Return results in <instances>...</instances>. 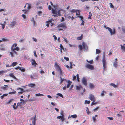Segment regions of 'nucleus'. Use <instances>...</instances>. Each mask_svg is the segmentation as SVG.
I'll use <instances>...</instances> for the list:
<instances>
[{
	"mask_svg": "<svg viewBox=\"0 0 125 125\" xmlns=\"http://www.w3.org/2000/svg\"><path fill=\"white\" fill-rule=\"evenodd\" d=\"M52 12L54 15V17H58V16H60L61 15V12H64V10L61 9L59 10L58 11L55 9H52Z\"/></svg>",
	"mask_w": 125,
	"mask_h": 125,
	"instance_id": "1",
	"label": "nucleus"
},
{
	"mask_svg": "<svg viewBox=\"0 0 125 125\" xmlns=\"http://www.w3.org/2000/svg\"><path fill=\"white\" fill-rule=\"evenodd\" d=\"M54 67L56 70L58 71L61 75L63 74L62 71L61 69L59 66L57 62L55 63Z\"/></svg>",
	"mask_w": 125,
	"mask_h": 125,
	"instance_id": "2",
	"label": "nucleus"
},
{
	"mask_svg": "<svg viewBox=\"0 0 125 125\" xmlns=\"http://www.w3.org/2000/svg\"><path fill=\"white\" fill-rule=\"evenodd\" d=\"M57 28H62L65 29L67 27L65 22H63L59 24L57 26Z\"/></svg>",
	"mask_w": 125,
	"mask_h": 125,
	"instance_id": "3",
	"label": "nucleus"
},
{
	"mask_svg": "<svg viewBox=\"0 0 125 125\" xmlns=\"http://www.w3.org/2000/svg\"><path fill=\"white\" fill-rule=\"evenodd\" d=\"M17 44L16 43H14L13 44L11 48V50H16L18 51L19 50V48L18 47H16Z\"/></svg>",
	"mask_w": 125,
	"mask_h": 125,
	"instance_id": "4",
	"label": "nucleus"
},
{
	"mask_svg": "<svg viewBox=\"0 0 125 125\" xmlns=\"http://www.w3.org/2000/svg\"><path fill=\"white\" fill-rule=\"evenodd\" d=\"M104 27L105 28H106V29H108L111 35H112L113 34H114L115 33V29H114L113 31L112 32V30L109 27H106L105 25H104Z\"/></svg>",
	"mask_w": 125,
	"mask_h": 125,
	"instance_id": "5",
	"label": "nucleus"
},
{
	"mask_svg": "<svg viewBox=\"0 0 125 125\" xmlns=\"http://www.w3.org/2000/svg\"><path fill=\"white\" fill-rule=\"evenodd\" d=\"M67 82L68 83L67 85L65 86L63 88V89L64 90H65L66 88H68L72 83V82L69 80H68Z\"/></svg>",
	"mask_w": 125,
	"mask_h": 125,
	"instance_id": "6",
	"label": "nucleus"
},
{
	"mask_svg": "<svg viewBox=\"0 0 125 125\" xmlns=\"http://www.w3.org/2000/svg\"><path fill=\"white\" fill-rule=\"evenodd\" d=\"M102 62L103 66V67L104 69L105 70L106 68V60L105 57L104 55V57H103L102 59Z\"/></svg>",
	"mask_w": 125,
	"mask_h": 125,
	"instance_id": "7",
	"label": "nucleus"
},
{
	"mask_svg": "<svg viewBox=\"0 0 125 125\" xmlns=\"http://www.w3.org/2000/svg\"><path fill=\"white\" fill-rule=\"evenodd\" d=\"M82 82L84 85L85 86H87V80L86 78L83 77V78L82 80Z\"/></svg>",
	"mask_w": 125,
	"mask_h": 125,
	"instance_id": "8",
	"label": "nucleus"
},
{
	"mask_svg": "<svg viewBox=\"0 0 125 125\" xmlns=\"http://www.w3.org/2000/svg\"><path fill=\"white\" fill-rule=\"evenodd\" d=\"M89 99L92 101H96V99L94 96L92 94H91L90 95Z\"/></svg>",
	"mask_w": 125,
	"mask_h": 125,
	"instance_id": "9",
	"label": "nucleus"
},
{
	"mask_svg": "<svg viewBox=\"0 0 125 125\" xmlns=\"http://www.w3.org/2000/svg\"><path fill=\"white\" fill-rule=\"evenodd\" d=\"M86 67L87 68L91 70H93L94 69V67L92 65L90 64H87L86 65Z\"/></svg>",
	"mask_w": 125,
	"mask_h": 125,
	"instance_id": "10",
	"label": "nucleus"
},
{
	"mask_svg": "<svg viewBox=\"0 0 125 125\" xmlns=\"http://www.w3.org/2000/svg\"><path fill=\"white\" fill-rule=\"evenodd\" d=\"M17 25L16 22V21H14L11 22L10 25V27L12 28L14 26Z\"/></svg>",
	"mask_w": 125,
	"mask_h": 125,
	"instance_id": "11",
	"label": "nucleus"
},
{
	"mask_svg": "<svg viewBox=\"0 0 125 125\" xmlns=\"http://www.w3.org/2000/svg\"><path fill=\"white\" fill-rule=\"evenodd\" d=\"M83 49H88V47L86 44L84 42H83L82 43Z\"/></svg>",
	"mask_w": 125,
	"mask_h": 125,
	"instance_id": "12",
	"label": "nucleus"
},
{
	"mask_svg": "<svg viewBox=\"0 0 125 125\" xmlns=\"http://www.w3.org/2000/svg\"><path fill=\"white\" fill-rule=\"evenodd\" d=\"M31 61L32 62L31 63L32 65H34L35 66H36V65H37V64L36 63L35 60L32 59L31 60Z\"/></svg>",
	"mask_w": 125,
	"mask_h": 125,
	"instance_id": "13",
	"label": "nucleus"
},
{
	"mask_svg": "<svg viewBox=\"0 0 125 125\" xmlns=\"http://www.w3.org/2000/svg\"><path fill=\"white\" fill-rule=\"evenodd\" d=\"M4 86H1V88L4 90H7V88L9 87L7 85H5Z\"/></svg>",
	"mask_w": 125,
	"mask_h": 125,
	"instance_id": "14",
	"label": "nucleus"
},
{
	"mask_svg": "<svg viewBox=\"0 0 125 125\" xmlns=\"http://www.w3.org/2000/svg\"><path fill=\"white\" fill-rule=\"evenodd\" d=\"M19 89H20L21 90V91L20 92H18V94H22V93L24 92V90L22 88H17V90H18Z\"/></svg>",
	"mask_w": 125,
	"mask_h": 125,
	"instance_id": "15",
	"label": "nucleus"
},
{
	"mask_svg": "<svg viewBox=\"0 0 125 125\" xmlns=\"http://www.w3.org/2000/svg\"><path fill=\"white\" fill-rule=\"evenodd\" d=\"M57 119H61L62 121H63L64 120V117L61 116H58L57 117Z\"/></svg>",
	"mask_w": 125,
	"mask_h": 125,
	"instance_id": "16",
	"label": "nucleus"
},
{
	"mask_svg": "<svg viewBox=\"0 0 125 125\" xmlns=\"http://www.w3.org/2000/svg\"><path fill=\"white\" fill-rule=\"evenodd\" d=\"M60 84H61L63 82V81H66V82L67 81V80L65 79H62L61 77H60Z\"/></svg>",
	"mask_w": 125,
	"mask_h": 125,
	"instance_id": "17",
	"label": "nucleus"
},
{
	"mask_svg": "<svg viewBox=\"0 0 125 125\" xmlns=\"http://www.w3.org/2000/svg\"><path fill=\"white\" fill-rule=\"evenodd\" d=\"M120 46L121 49L124 51H125V44H124L123 45L121 44L120 45Z\"/></svg>",
	"mask_w": 125,
	"mask_h": 125,
	"instance_id": "18",
	"label": "nucleus"
},
{
	"mask_svg": "<svg viewBox=\"0 0 125 125\" xmlns=\"http://www.w3.org/2000/svg\"><path fill=\"white\" fill-rule=\"evenodd\" d=\"M77 117V116L76 114H74L71 115L70 117H68V118L69 117H72L73 118H76Z\"/></svg>",
	"mask_w": 125,
	"mask_h": 125,
	"instance_id": "19",
	"label": "nucleus"
},
{
	"mask_svg": "<svg viewBox=\"0 0 125 125\" xmlns=\"http://www.w3.org/2000/svg\"><path fill=\"white\" fill-rule=\"evenodd\" d=\"M118 62H116V61H115L114 62L113 64V65L114 67L115 68H117L118 66Z\"/></svg>",
	"mask_w": 125,
	"mask_h": 125,
	"instance_id": "20",
	"label": "nucleus"
},
{
	"mask_svg": "<svg viewBox=\"0 0 125 125\" xmlns=\"http://www.w3.org/2000/svg\"><path fill=\"white\" fill-rule=\"evenodd\" d=\"M80 88H83L82 86L81 85H80L79 86H76V90H79Z\"/></svg>",
	"mask_w": 125,
	"mask_h": 125,
	"instance_id": "21",
	"label": "nucleus"
},
{
	"mask_svg": "<svg viewBox=\"0 0 125 125\" xmlns=\"http://www.w3.org/2000/svg\"><path fill=\"white\" fill-rule=\"evenodd\" d=\"M9 75L10 76L12 77L13 78L16 79V78L15 76L12 73H10L9 74Z\"/></svg>",
	"mask_w": 125,
	"mask_h": 125,
	"instance_id": "22",
	"label": "nucleus"
},
{
	"mask_svg": "<svg viewBox=\"0 0 125 125\" xmlns=\"http://www.w3.org/2000/svg\"><path fill=\"white\" fill-rule=\"evenodd\" d=\"M31 4L26 3V5H27V6H28L27 8L28 9L27 10H28L31 8Z\"/></svg>",
	"mask_w": 125,
	"mask_h": 125,
	"instance_id": "23",
	"label": "nucleus"
},
{
	"mask_svg": "<svg viewBox=\"0 0 125 125\" xmlns=\"http://www.w3.org/2000/svg\"><path fill=\"white\" fill-rule=\"evenodd\" d=\"M17 64V63L16 62H14L11 64V65H10V66H12L14 67Z\"/></svg>",
	"mask_w": 125,
	"mask_h": 125,
	"instance_id": "24",
	"label": "nucleus"
},
{
	"mask_svg": "<svg viewBox=\"0 0 125 125\" xmlns=\"http://www.w3.org/2000/svg\"><path fill=\"white\" fill-rule=\"evenodd\" d=\"M89 87L91 89L94 88L95 87L94 85L91 83L89 84Z\"/></svg>",
	"mask_w": 125,
	"mask_h": 125,
	"instance_id": "25",
	"label": "nucleus"
},
{
	"mask_svg": "<svg viewBox=\"0 0 125 125\" xmlns=\"http://www.w3.org/2000/svg\"><path fill=\"white\" fill-rule=\"evenodd\" d=\"M16 103H14V104L13 105V108L14 109H16L18 107L17 106V105L16 106V107L15 106H16Z\"/></svg>",
	"mask_w": 125,
	"mask_h": 125,
	"instance_id": "26",
	"label": "nucleus"
},
{
	"mask_svg": "<svg viewBox=\"0 0 125 125\" xmlns=\"http://www.w3.org/2000/svg\"><path fill=\"white\" fill-rule=\"evenodd\" d=\"M83 37V34H81L80 36L77 37V40H81L82 39Z\"/></svg>",
	"mask_w": 125,
	"mask_h": 125,
	"instance_id": "27",
	"label": "nucleus"
},
{
	"mask_svg": "<svg viewBox=\"0 0 125 125\" xmlns=\"http://www.w3.org/2000/svg\"><path fill=\"white\" fill-rule=\"evenodd\" d=\"M110 85L112 86L114 88L117 87V85L114 84L113 83H111V84H110Z\"/></svg>",
	"mask_w": 125,
	"mask_h": 125,
	"instance_id": "28",
	"label": "nucleus"
},
{
	"mask_svg": "<svg viewBox=\"0 0 125 125\" xmlns=\"http://www.w3.org/2000/svg\"><path fill=\"white\" fill-rule=\"evenodd\" d=\"M5 73V72L4 70L0 71V75H2L4 73Z\"/></svg>",
	"mask_w": 125,
	"mask_h": 125,
	"instance_id": "29",
	"label": "nucleus"
},
{
	"mask_svg": "<svg viewBox=\"0 0 125 125\" xmlns=\"http://www.w3.org/2000/svg\"><path fill=\"white\" fill-rule=\"evenodd\" d=\"M49 22V23H50L51 24L50 25L52 26L53 25H54V24L53 23H52V21L51 20H49L48 21H47V22Z\"/></svg>",
	"mask_w": 125,
	"mask_h": 125,
	"instance_id": "30",
	"label": "nucleus"
},
{
	"mask_svg": "<svg viewBox=\"0 0 125 125\" xmlns=\"http://www.w3.org/2000/svg\"><path fill=\"white\" fill-rule=\"evenodd\" d=\"M96 54H98L100 53V50L98 49H96Z\"/></svg>",
	"mask_w": 125,
	"mask_h": 125,
	"instance_id": "31",
	"label": "nucleus"
},
{
	"mask_svg": "<svg viewBox=\"0 0 125 125\" xmlns=\"http://www.w3.org/2000/svg\"><path fill=\"white\" fill-rule=\"evenodd\" d=\"M35 95L36 96H44V95L43 94H41L39 93L38 94H35Z\"/></svg>",
	"mask_w": 125,
	"mask_h": 125,
	"instance_id": "32",
	"label": "nucleus"
},
{
	"mask_svg": "<svg viewBox=\"0 0 125 125\" xmlns=\"http://www.w3.org/2000/svg\"><path fill=\"white\" fill-rule=\"evenodd\" d=\"M78 48L80 51H82L83 49L82 46L81 45H79L78 46Z\"/></svg>",
	"mask_w": 125,
	"mask_h": 125,
	"instance_id": "33",
	"label": "nucleus"
},
{
	"mask_svg": "<svg viewBox=\"0 0 125 125\" xmlns=\"http://www.w3.org/2000/svg\"><path fill=\"white\" fill-rule=\"evenodd\" d=\"M95 101H93L92 102L91 104V105L92 106L93 105H95L97 103V102H94Z\"/></svg>",
	"mask_w": 125,
	"mask_h": 125,
	"instance_id": "34",
	"label": "nucleus"
},
{
	"mask_svg": "<svg viewBox=\"0 0 125 125\" xmlns=\"http://www.w3.org/2000/svg\"><path fill=\"white\" fill-rule=\"evenodd\" d=\"M76 15L78 16H80V11L79 10H78L76 12Z\"/></svg>",
	"mask_w": 125,
	"mask_h": 125,
	"instance_id": "35",
	"label": "nucleus"
},
{
	"mask_svg": "<svg viewBox=\"0 0 125 125\" xmlns=\"http://www.w3.org/2000/svg\"><path fill=\"white\" fill-rule=\"evenodd\" d=\"M73 78L72 79V80L73 81H74L75 80H76V76L74 75H73Z\"/></svg>",
	"mask_w": 125,
	"mask_h": 125,
	"instance_id": "36",
	"label": "nucleus"
},
{
	"mask_svg": "<svg viewBox=\"0 0 125 125\" xmlns=\"http://www.w3.org/2000/svg\"><path fill=\"white\" fill-rule=\"evenodd\" d=\"M28 11V10L26 9L25 10H22V11H23L24 12V13L25 14L27 13Z\"/></svg>",
	"mask_w": 125,
	"mask_h": 125,
	"instance_id": "37",
	"label": "nucleus"
},
{
	"mask_svg": "<svg viewBox=\"0 0 125 125\" xmlns=\"http://www.w3.org/2000/svg\"><path fill=\"white\" fill-rule=\"evenodd\" d=\"M87 61L90 64H92L93 62V60H91L90 61H88V60H87Z\"/></svg>",
	"mask_w": 125,
	"mask_h": 125,
	"instance_id": "38",
	"label": "nucleus"
},
{
	"mask_svg": "<svg viewBox=\"0 0 125 125\" xmlns=\"http://www.w3.org/2000/svg\"><path fill=\"white\" fill-rule=\"evenodd\" d=\"M57 95L62 97V98H63V95L61 93H58L57 94Z\"/></svg>",
	"mask_w": 125,
	"mask_h": 125,
	"instance_id": "39",
	"label": "nucleus"
},
{
	"mask_svg": "<svg viewBox=\"0 0 125 125\" xmlns=\"http://www.w3.org/2000/svg\"><path fill=\"white\" fill-rule=\"evenodd\" d=\"M35 86V84H30L29 85V86L32 88Z\"/></svg>",
	"mask_w": 125,
	"mask_h": 125,
	"instance_id": "40",
	"label": "nucleus"
},
{
	"mask_svg": "<svg viewBox=\"0 0 125 125\" xmlns=\"http://www.w3.org/2000/svg\"><path fill=\"white\" fill-rule=\"evenodd\" d=\"M31 21H32L33 22L34 25H35V22L34 21L33 17L32 18Z\"/></svg>",
	"mask_w": 125,
	"mask_h": 125,
	"instance_id": "41",
	"label": "nucleus"
},
{
	"mask_svg": "<svg viewBox=\"0 0 125 125\" xmlns=\"http://www.w3.org/2000/svg\"><path fill=\"white\" fill-rule=\"evenodd\" d=\"M22 102L18 103L17 104V107H18V106H21V105H22Z\"/></svg>",
	"mask_w": 125,
	"mask_h": 125,
	"instance_id": "42",
	"label": "nucleus"
},
{
	"mask_svg": "<svg viewBox=\"0 0 125 125\" xmlns=\"http://www.w3.org/2000/svg\"><path fill=\"white\" fill-rule=\"evenodd\" d=\"M77 10H75L74 9H72V10H71L70 11L71 12H76L77 11Z\"/></svg>",
	"mask_w": 125,
	"mask_h": 125,
	"instance_id": "43",
	"label": "nucleus"
},
{
	"mask_svg": "<svg viewBox=\"0 0 125 125\" xmlns=\"http://www.w3.org/2000/svg\"><path fill=\"white\" fill-rule=\"evenodd\" d=\"M104 93H105L106 92L104 91H103L101 94V95L102 96H103L104 95Z\"/></svg>",
	"mask_w": 125,
	"mask_h": 125,
	"instance_id": "44",
	"label": "nucleus"
},
{
	"mask_svg": "<svg viewBox=\"0 0 125 125\" xmlns=\"http://www.w3.org/2000/svg\"><path fill=\"white\" fill-rule=\"evenodd\" d=\"M20 68H20V70H21V71L23 72H24L25 71V68H22L21 67H20Z\"/></svg>",
	"mask_w": 125,
	"mask_h": 125,
	"instance_id": "45",
	"label": "nucleus"
},
{
	"mask_svg": "<svg viewBox=\"0 0 125 125\" xmlns=\"http://www.w3.org/2000/svg\"><path fill=\"white\" fill-rule=\"evenodd\" d=\"M60 49H62L63 50H64V48H63V46L62 44H60Z\"/></svg>",
	"mask_w": 125,
	"mask_h": 125,
	"instance_id": "46",
	"label": "nucleus"
},
{
	"mask_svg": "<svg viewBox=\"0 0 125 125\" xmlns=\"http://www.w3.org/2000/svg\"><path fill=\"white\" fill-rule=\"evenodd\" d=\"M16 93V92L15 91H14L12 92H9V94H15Z\"/></svg>",
	"mask_w": 125,
	"mask_h": 125,
	"instance_id": "47",
	"label": "nucleus"
},
{
	"mask_svg": "<svg viewBox=\"0 0 125 125\" xmlns=\"http://www.w3.org/2000/svg\"><path fill=\"white\" fill-rule=\"evenodd\" d=\"M13 100L12 99L10 100L7 103V104H10L11 102Z\"/></svg>",
	"mask_w": 125,
	"mask_h": 125,
	"instance_id": "48",
	"label": "nucleus"
},
{
	"mask_svg": "<svg viewBox=\"0 0 125 125\" xmlns=\"http://www.w3.org/2000/svg\"><path fill=\"white\" fill-rule=\"evenodd\" d=\"M60 114L61 115V116L64 117L63 112L62 111H61L60 112Z\"/></svg>",
	"mask_w": 125,
	"mask_h": 125,
	"instance_id": "49",
	"label": "nucleus"
},
{
	"mask_svg": "<svg viewBox=\"0 0 125 125\" xmlns=\"http://www.w3.org/2000/svg\"><path fill=\"white\" fill-rule=\"evenodd\" d=\"M90 102V101H87L86 100L85 101V104H89Z\"/></svg>",
	"mask_w": 125,
	"mask_h": 125,
	"instance_id": "50",
	"label": "nucleus"
},
{
	"mask_svg": "<svg viewBox=\"0 0 125 125\" xmlns=\"http://www.w3.org/2000/svg\"><path fill=\"white\" fill-rule=\"evenodd\" d=\"M86 108L87 109L86 110L87 113L88 114H89L90 113V112L89 111V109L87 107Z\"/></svg>",
	"mask_w": 125,
	"mask_h": 125,
	"instance_id": "51",
	"label": "nucleus"
},
{
	"mask_svg": "<svg viewBox=\"0 0 125 125\" xmlns=\"http://www.w3.org/2000/svg\"><path fill=\"white\" fill-rule=\"evenodd\" d=\"M82 22L81 23V25H84V21L83 20H82Z\"/></svg>",
	"mask_w": 125,
	"mask_h": 125,
	"instance_id": "52",
	"label": "nucleus"
},
{
	"mask_svg": "<svg viewBox=\"0 0 125 125\" xmlns=\"http://www.w3.org/2000/svg\"><path fill=\"white\" fill-rule=\"evenodd\" d=\"M63 38L64 39L65 42L66 43H67L68 42L67 38Z\"/></svg>",
	"mask_w": 125,
	"mask_h": 125,
	"instance_id": "53",
	"label": "nucleus"
},
{
	"mask_svg": "<svg viewBox=\"0 0 125 125\" xmlns=\"http://www.w3.org/2000/svg\"><path fill=\"white\" fill-rule=\"evenodd\" d=\"M99 107H97L93 109V110L94 112L95 111H96L97 110L99 109Z\"/></svg>",
	"mask_w": 125,
	"mask_h": 125,
	"instance_id": "54",
	"label": "nucleus"
},
{
	"mask_svg": "<svg viewBox=\"0 0 125 125\" xmlns=\"http://www.w3.org/2000/svg\"><path fill=\"white\" fill-rule=\"evenodd\" d=\"M93 118V121L94 122H95L96 120V119L95 117H94V116H93L92 117Z\"/></svg>",
	"mask_w": 125,
	"mask_h": 125,
	"instance_id": "55",
	"label": "nucleus"
},
{
	"mask_svg": "<svg viewBox=\"0 0 125 125\" xmlns=\"http://www.w3.org/2000/svg\"><path fill=\"white\" fill-rule=\"evenodd\" d=\"M64 59L67 61H68L69 60V58L68 57H64Z\"/></svg>",
	"mask_w": 125,
	"mask_h": 125,
	"instance_id": "56",
	"label": "nucleus"
},
{
	"mask_svg": "<svg viewBox=\"0 0 125 125\" xmlns=\"http://www.w3.org/2000/svg\"><path fill=\"white\" fill-rule=\"evenodd\" d=\"M77 17L80 18L81 19V20H83L82 19H83V16H78Z\"/></svg>",
	"mask_w": 125,
	"mask_h": 125,
	"instance_id": "57",
	"label": "nucleus"
},
{
	"mask_svg": "<svg viewBox=\"0 0 125 125\" xmlns=\"http://www.w3.org/2000/svg\"><path fill=\"white\" fill-rule=\"evenodd\" d=\"M12 52H13L14 53L16 54H17V52L15 51V50H11Z\"/></svg>",
	"mask_w": 125,
	"mask_h": 125,
	"instance_id": "58",
	"label": "nucleus"
},
{
	"mask_svg": "<svg viewBox=\"0 0 125 125\" xmlns=\"http://www.w3.org/2000/svg\"><path fill=\"white\" fill-rule=\"evenodd\" d=\"M73 87V85H72L71 86H70V88H69V90H72V88Z\"/></svg>",
	"mask_w": 125,
	"mask_h": 125,
	"instance_id": "59",
	"label": "nucleus"
},
{
	"mask_svg": "<svg viewBox=\"0 0 125 125\" xmlns=\"http://www.w3.org/2000/svg\"><path fill=\"white\" fill-rule=\"evenodd\" d=\"M48 8L49 10H50L52 9L51 7V6L49 5L48 6Z\"/></svg>",
	"mask_w": 125,
	"mask_h": 125,
	"instance_id": "60",
	"label": "nucleus"
},
{
	"mask_svg": "<svg viewBox=\"0 0 125 125\" xmlns=\"http://www.w3.org/2000/svg\"><path fill=\"white\" fill-rule=\"evenodd\" d=\"M40 73L41 74H42V73H44L45 72L42 70H41L40 71Z\"/></svg>",
	"mask_w": 125,
	"mask_h": 125,
	"instance_id": "61",
	"label": "nucleus"
},
{
	"mask_svg": "<svg viewBox=\"0 0 125 125\" xmlns=\"http://www.w3.org/2000/svg\"><path fill=\"white\" fill-rule=\"evenodd\" d=\"M32 123L33 125H35V121L34 120L32 121Z\"/></svg>",
	"mask_w": 125,
	"mask_h": 125,
	"instance_id": "62",
	"label": "nucleus"
},
{
	"mask_svg": "<svg viewBox=\"0 0 125 125\" xmlns=\"http://www.w3.org/2000/svg\"><path fill=\"white\" fill-rule=\"evenodd\" d=\"M42 13V12L41 11H40L38 12L37 13V14L38 15H39V16H40V14H41Z\"/></svg>",
	"mask_w": 125,
	"mask_h": 125,
	"instance_id": "63",
	"label": "nucleus"
},
{
	"mask_svg": "<svg viewBox=\"0 0 125 125\" xmlns=\"http://www.w3.org/2000/svg\"><path fill=\"white\" fill-rule=\"evenodd\" d=\"M107 118L108 119H109L110 120H113L114 118L113 117H107Z\"/></svg>",
	"mask_w": 125,
	"mask_h": 125,
	"instance_id": "64",
	"label": "nucleus"
}]
</instances>
